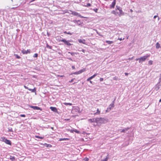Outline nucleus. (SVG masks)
Returning <instances> with one entry per match:
<instances>
[{
  "instance_id": "obj_13",
  "label": "nucleus",
  "mask_w": 161,
  "mask_h": 161,
  "mask_svg": "<svg viewBox=\"0 0 161 161\" xmlns=\"http://www.w3.org/2000/svg\"><path fill=\"white\" fill-rule=\"evenodd\" d=\"M97 74H95L94 75H93L92 76H91L90 77H89L87 79V81H89L91 80L92 79L94 78L97 75Z\"/></svg>"
},
{
  "instance_id": "obj_9",
  "label": "nucleus",
  "mask_w": 161,
  "mask_h": 161,
  "mask_svg": "<svg viewBox=\"0 0 161 161\" xmlns=\"http://www.w3.org/2000/svg\"><path fill=\"white\" fill-rule=\"evenodd\" d=\"M30 107L33 108L34 110H38L41 109V108L40 107L36 106H30Z\"/></svg>"
},
{
  "instance_id": "obj_30",
  "label": "nucleus",
  "mask_w": 161,
  "mask_h": 161,
  "mask_svg": "<svg viewBox=\"0 0 161 161\" xmlns=\"http://www.w3.org/2000/svg\"><path fill=\"white\" fill-rule=\"evenodd\" d=\"M73 131H74V132H75L79 134L80 133V132L76 129H73Z\"/></svg>"
},
{
  "instance_id": "obj_38",
  "label": "nucleus",
  "mask_w": 161,
  "mask_h": 161,
  "mask_svg": "<svg viewBox=\"0 0 161 161\" xmlns=\"http://www.w3.org/2000/svg\"><path fill=\"white\" fill-rule=\"evenodd\" d=\"M91 6V4L90 3H87L86 6V7H89Z\"/></svg>"
},
{
  "instance_id": "obj_46",
  "label": "nucleus",
  "mask_w": 161,
  "mask_h": 161,
  "mask_svg": "<svg viewBox=\"0 0 161 161\" xmlns=\"http://www.w3.org/2000/svg\"><path fill=\"white\" fill-rule=\"evenodd\" d=\"M73 22L75 23H77V20H74L73 21Z\"/></svg>"
},
{
  "instance_id": "obj_29",
  "label": "nucleus",
  "mask_w": 161,
  "mask_h": 161,
  "mask_svg": "<svg viewBox=\"0 0 161 161\" xmlns=\"http://www.w3.org/2000/svg\"><path fill=\"white\" fill-rule=\"evenodd\" d=\"M78 51L80 52L82 51L84 53H85V50L84 49L81 48H80L78 50Z\"/></svg>"
},
{
  "instance_id": "obj_43",
  "label": "nucleus",
  "mask_w": 161,
  "mask_h": 161,
  "mask_svg": "<svg viewBox=\"0 0 161 161\" xmlns=\"http://www.w3.org/2000/svg\"><path fill=\"white\" fill-rule=\"evenodd\" d=\"M113 80H117L118 79V77L116 76H115L113 77Z\"/></svg>"
},
{
  "instance_id": "obj_47",
  "label": "nucleus",
  "mask_w": 161,
  "mask_h": 161,
  "mask_svg": "<svg viewBox=\"0 0 161 161\" xmlns=\"http://www.w3.org/2000/svg\"><path fill=\"white\" fill-rule=\"evenodd\" d=\"M74 79H75V78L72 79L71 80L69 81V82L70 83H71V82H73V81L74 80Z\"/></svg>"
},
{
  "instance_id": "obj_42",
  "label": "nucleus",
  "mask_w": 161,
  "mask_h": 161,
  "mask_svg": "<svg viewBox=\"0 0 161 161\" xmlns=\"http://www.w3.org/2000/svg\"><path fill=\"white\" fill-rule=\"evenodd\" d=\"M88 160H89L88 158L86 157L84 159V161H88Z\"/></svg>"
},
{
  "instance_id": "obj_11",
  "label": "nucleus",
  "mask_w": 161,
  "mask_h": 161,
  "mask_svg": "<svg viewBox=\"0 0 161 161\" xmlns=\"http://www.w3.org/2000/svg\"><path fill=\"white\" fill-rule=\"evenodd\" d=\"M89 121L91 123L96 122L97 123V118L89 119Z\"/></svg>"
},
{
  "instance_id": "obj_58",
  "label": "nucleus",
  "mask_w": 161,
  "mask_h": 161,
  "mask_svg": "<svg viewBox=\"0 0 161 161\" xmlns=\"http://www.w3.org/2000/svg\"><path fill=\"white\" fill-rule=\"evenodd\" d=\"M89 81H90V83H91V84H92V81H91V80H89Z\"/></svg>"
},
{
  "instance_id": "obj_19",
  "label": "nucleus",
  "mask_w": 161,
  "mask_h": 161,
  "mask_svg": "<svg viewBox=\"0 0 161 161\" xmlns=\"http://www.w3.org/2000/svg\"><path fill=\"white\" fill-rule=\"evenodd\" d=\"M44 145L47 147H52V145L50 144H47V143H45Z\"/></svg>"
},
{
  "instance_id": "obj_24",
  "label": "nucleus",
  "mask_w": 161,
  "mask_h": 161,
  "mask_svg": "<svg viewBox=\"0 0 161 161\" xmlns=\"http://www.w3.org/2000/svg\"><path fill=\"white\" fill-rule=\"evenodd\" d=\"M85 71H86L85 69H82L80 70L79 71V72L80 74Z\"/></svg>"
},
{
  "instance_id": "obj_61",
  "label": "nucleus",
  "mask_w": 161,
  "mask_h": 161,
  "mask_svg": "<svg viewBox=\"0 0 161 161\" xmlns=\"http://www.w3.org/2000/svg\"><path fill=\"white\" fill-rule=\"evenodd\" d=\"M119 40H121V41L122 40L121 38H119Z\"/></svg>"
},
{
  "instance_id": "obj_35",
  "label": "nucleus",
  "mask_w": 161,
  "mask_h": 161,
  "mask_svg": "<svg viewBox=\"0 0 161 161\" xmlns=\"http://www.w3.org/2000/svg\"><path fill=\"white\" fill-rule=\"evenodd\" d=\"M72 74L75 75H78L80 74L79 72V71L74 72Z\"/></svg>"
},
{
  "instance_id": "obj_54",
  "label": "nucleus",
  "mask_w": 161,
  "mask_h": 161,
  "mask_svg": "<svg viewBox=\"0 0 161 161\" xmlns=\"http://www.w3.org/2000/svg\"><path fill=\"white\" fill-rule=\"evenodd\" d=\"M125 75H126V76L128 75V73H125Z\"/></svg>"
},
{
  "instance_id": "obj_20",
  "label": "nucleus",
  "mask_w": 161,
  "mask_h": 161,
  "mask_svg": "<svg viewBox=\"0 0 161 161\" xmlns=\"http://www.w3.org/2000/svg\"><path fill=\"white\" fill-rule=\"evenodd\" d=\"M105 42L109 44H110L114 43V42L113 41H106Z\"/></svg>"
},
{
  "instance_id": "obj_45",
  "label": "nucleus",
  "mask_w": 161,
  "mask_h": 161,
  "mask_svg": "<svg viewBox=\"0 0 161 161\" xmlns=\"http://www.w3.org/2000/svg\"><path fill=\"white\" fill-rule=\"evenodd\" d=\"M160 82H161V76H160V77L159 78V82L158 83H159V84H160Z\"/></svg>"
},
{
  "instance_id": "obj_10",
  "label": "nucleus",
  "mask_w": 161,
  "mask_h": 161,
  "mask_svg": "<svg viewBox=\"0 0 161 161\" xmlns=\"http://www.w3.org/2000/svg\"><path fill=\"white\" fill-rule=\"evenodd\" d=\"M161 86L160 84L158 83L155 86V89L156 91H158L160 88V86Z\"/></svg>"
},
{
  "instance_id": "obj_33",
  "label": "nucleus",
  "mask_w": 161,
  "mask_h": 161,
  "mask_svg": "<svg viewBox=\"0 0 161 161\" xmlns=\"http://www.w3.org/2000/svg\"><path fill=\"white\" fill-rule=\"evenodd\" d=\"M153 63V61L152 60H150L148 62V64L150 65L152 64Z\"/></svg>"
},
{
  "instance_id": "obj_28",
  "label": "nucleus",
  "mask_w": 161,
  "mask_h": 161,
  "mask_svg": "<svg viewBox=\"0 0 161 161\" xmlns=\"http://www.w3.org/2000/svg\"><path fill=\"white\" fill-rule=\"evenodd\" d=\"M64 104L65 105H70V106H71L72 105V104L71 103H64Z\"/></svg>"
},
{
  "instance_id": "obj_37",
  "label": "nucleus",
  "mask_w": 161,
  "mask_h": 161,
  "mask_svg": "<svg viewBox=\"0 0 161 161\" xmlns=\"http://www.w3.org/2000/svg\"><path fill=\"white\" fill-rule=\"evenodd\" d=\"M108 159V158L107 157L104 159L102 160L101 161H107Z\"/></svg>"
},
{
  "instance_id": "obj_27",
  "label": "nucleus",
  "mask_w": 161,
  "mask_h": 161,
  "mask_svg": "<svg viewBox=\"0 0 161 161\" xmlns=\"http://www.w3.org/2000/svg\"><path fill=\"white\" fill-rule=\"evenodd\" d=\"M46 47L47 48L50 49H52V46H50L48 44H47L46 45Z\"/></svg>"
},
{
  "instance_id": "obj_34",
  "label": "nucleus",
  "mask_w": 161,
  "mask_h": 161,
  "mask_svg": "<svg viewBox=\"0 0 161 161\" xmlns=\"http://www.w3.org/2000/svg\"><path fill=\"white\" fill-rule=\"evenodd\" d=\"M68 53L70 54L72 56H74L76 53H75L70 52H68Z\"/></svg>"
},
{
  "instance_id": "obj_32",
  "label": "nucleus",
  "mask_w": 161,
  "mask_h": 161,
  "mask_svg": "<svg viewBox=\"0 0 161 161\" xmlns=\"http://www.w3.org/2000/svg\"><path fill=\"white\" fill-rule=\"evenodd\" d=\"M8 132H13V131L12 130V128H8Z\"/></svg>"
},
{
  "instance_id": "obj_41",
  "label": "nucleus",
  "mask_w": 161,
  "mask_h": 161,
  "mask_svg": "<svg viewBox=\"0 0 161 161\" xmlns=\"http://www.w3.org/2000/svg\"><path fill=\"white\" fill-rule=\"evenodd\" d=\"M111 13L113 14H114L115 15H116V13L114 10H113L112 11Z\"/></svg>"
},
{
  "instance_id": "obj_25",
  "label": "nucleus",
  "mask_w": 161,
  "mask_h": 161,
  "mask_svg": "<svg viewBox=\"0 0 161 161\" xmlns=\"http://www.w3.org/2000/svg\"><path fill=\"white\" fill-rule=\"evenodd\" d=\"M64 34H69V35H72V34H73V33H71L69 31V32H67V31H65L64 32Z\"/></svg>"
},
{
  "instance_id": "obj_51",
  "label": "nucleus",
  "mask_w": 161,
  "mask_h": 161,
  "mask_svg": "<svg viewBox=\"0 0 161 161\" xmlns=\"http://www.w3.org/2000/svg\"><path fill=\"white\" fill-rule=\"evenodd\" d=\"M24 87L25 88V89H27L28 90V89H29L30 88H29L28 87H27L26 86H24Z\"/></svg>"
},
{
  "instance_id": "obj_18",
  "label": "nucleus",
  "mask_w": 161,
  "mask_h": 161,
  "mask_svg": "<svg viewBox=\"0 0 161 161\" xmlns=\"http://www.w3.org/2000/svg\"><path fill=\"white\" fill-rule=\"evenodd\" d=\"M161 47L160 46V45L159 44L158 42H157L156 44V47L157 49H158L160 47Z\"/></svg>"
},
{
  "instance_id": "obj_63",
  "label": "nucleus",
  "mask_w": 161,
  "mask_h": 161,
  "mask_svg": "<svg viewBox=\"0 0 161 161\" xmlns=\"http://www.w3.org/2000/svg\"><path fill=\"white\" fill-rule=\"evenodd\" d=\"M47 35L48 36H49V34L48 32H47Z\"/></svg>"
},
{
  "instance_id": "obj_31",
  "label": "nucleus",
  "mask_w": 161,
  "mask_h": 161,
  "mask_svg": "<svg viewBox=\"0 0 161 161\" xmlns=\"http://www.w3.org/2000/svg\"><path fill=\"white\" fill-rule=\"evenodd\" d=\"M35 137L36 138H40V139H43L44 138V137H43L40 136H36Z\"/></svg>"
},
{
  "instance_id": "obj_53",
  "label": "nucleus",
  "mask_w": 161,
  "mask_h": 161,
  "mask_svg": "<svg viewBox=\"0 0 161 161\" xmlns=\"http://www.w3.org/2000/svg\"><path fill=\"white\" fill-rule=\"evenodd\" d=\"M157 17H158V15H155L154 16L153 18L156 19Z\"/></svg>"
},
{
  "instance_id": "obj_12",
  "label": "nucleus",
  "mask_w": 161,
  "mask_h": 161,
  "mask_svg": "<svg viewBox=\"0 0 161 161\" xmlns=\"http://www.w3.org/2000/svg\"><path fill=\"white\" fill-rule=\"evenodd\" d=\"M129 129V128L127 127L126 128H125L123 129L120 130V132H121L125 133V131H127Z\"/></svg>"
},
{
  "instance_id": "obj_17",
  "label": "nucleus",
  "mask_w": 161,
  "mask_h": 161,
  "mask_svg": "<svg viewBox=\"0 0 161 161\" xmlns=\"http://www.w3.org/2000/svg\"><path fill=\"white\" fill-rule=\"evenodd\" d=\"M28 90L29 91H31L32 92H35V94H36V88L35 87H34L33 89H28Z\"/></svg>"
},
{
  "instance_id": "obj_40",
  "label": "nucleus",
  "mask_w": 161,
  "mask_h": 161,
  "mask_svg": "<svg viewBox=\"0 0 161 161\" xmlns=\"http://www.w3.org/2000/svg\"><path fill=\"white\" fill-rule=\"evenodd\" d=\"M15 56L16 58L18 59H19L20 58V57L19 56L18 54H16Z\"/></svg>"
},
{
  "instance_id": "obj_56",
  "label": "nucleus",
  "mask_w": 161,
  "mask_h": 161,
  "mask_svg": "<svg viewBox=\"0 0 161 161\" xmlns=\"http://www.w3.org/2000/svg\"><path fill=\"white\" fill-rule=\"evenodd\" d=\"M70 131L71 132H74V131H73V130H71Z\"/></svg>"
},
{
  "instance_id": "obj_1",
  "label": "nucleus",
  "mask_w": 161,
  "mask_h": 161,
  "mask_svg": "<svg viewBox=\"0 0 161 161\" xmlns=\"http://www.w3.org/2000/svg\"><path fill=\"white\" fill-rule=\"evenodd\" d=\"M108 119L105 118H97V124H105L108 122Z\"/></svg>"
},
{
  "instance_id": "obj_3",
  "label": "nucleus",
  "mask_w": 161,
  "mask_h": 161,
  "mask_svg": "<svg viewBox=\"0 0 161 161\" xmlns=\"http://www.w3.org/2000/svg\"><path fill=\"white\" fill-rule=\"evenodd\" d=\"M59 41L63 42L67 46H69L72 45V44H71L69 43L70 42H72V41L71 40L67 41L64 39H62L60 40Z\"/></svg>"
},
{
  "instance_id": "obj_16",
  "label": "nucleus",
  "mask_w": 161,
  "mask_h": 161,
  "mask_svg": "<svg viewBox=\"0 0 161 161\" xmlns=\"http://www.w3.org/2000/svg\"><path fill=\"white\" fill-rule=\"evenodd\" d=\"M70 11L71 12H72V13H71L72 14L74 15L75 16H78L79 15V14L76 12L73 11L71 10H70Z\"/></svg>"
},
{
  "instance_id": "obj_4",
  "label": "nucleus",
  "mask_w": 161,
  "mask_h": 161,
  "mask_svg": "<svg viewBox=\"0 0 161 161\" xmlns=\"http://www.w3.org/2000/svg\"><path fill=\"white\" fill-rule=\"evenodd\" d=\"M150 56V55H147L146 56H144L143 57H141L139 58V63H142L143 61H144L146 59Z\"/></svg>"
},
{
  "instance_id": "obj_48",
  "label": "nucleus",
  "mask_w": 161,
  "mask_h": 161,
  "mask_svg": "<svg viewBox=\"0 0 161 161\" xmlns=\"http://www.w3.org/2000/svg\"><path fill=\"white\" fill-rule=\"evenodd\" d=\"M78 16H79V17L81 18H84V17H83V16H82L80 14H79V15Z\"/></svg>"
},
{
  "instance_id": "obj_49",
  "label": "nucleus",
  "mask_w": 161,
  "mask_h": 161,
  "mask_svg": "<svg viewBox=\"0 0 161 161\" xmlns=\"http://www.w3.org/2000/svg\"><path fill=\"white\" fill-rule=\"evenodd\" d=\"M98 10V9L97 8H95V9H94V10L96 12H97V11Z\"/></svg>"
},
{
  "instance_id": "obj_8",
  "label": "nucleus",
  "mask_w": 161,
  "mask_h": 161,
  "mask_svg": "<svg viewBox=\"0 0 161 161\" xmlns=\"http://www.w3.org/2000/svg\"><path fill=\"white\" fill-rule=\"evenodd\" d=\"M116 0H114L111 4L110 6V8H114V7L116 4Z\"/></svg>"
},
{
  "instance_id": "obj_14",
  "label": "nucleus",
  "mask_w": 161,
  "mask_h": 161,
  "mask_svg": "<svg viewBox=\"0 0 161 161\" xmlns=\"http://www.w3.org/2000/svg\"><path fill=\"white\" fill-rule=\"evenodd\" d=\"M78 42L80 43H83V44H86L85 40L84 39H79L78 40Z\"/></svg>"
},
{
  "instance_id": "obj_36",
  "label": "nucleus",
  "mask_w": 161,
  "mask_h": 161,
  "mask_svg": "<svg viewBox=\"0 0 161 161\" xmlns=\"http://www.w3.org/2000/svg\"><path fill=\"white\" fill-rule=\"evenodd\" d=\"M38 54L37 53H35L33 56V57L34 58H37L38 57Z\"/></svg>"
},
{
  "instance_id": "obj_50",
  "label": "nucleus",
  "mask_w": 161,
  "mask_h": 161,
  "mask_svg": "<svg viewBox=\"0 0 161 161\" xmlns=\"http://www.w3.org/2000/svg\"><path fill=\"white\" fill-rule=\"evenodd\" d=\"M103 78H101L100 79V81H103Z\"/></svg>"
},
{
  "instance_id": "obj_57",
  "label": "nucleus",
  "mask_w": 161,
  "mask_h": 161,
  "mask_svg": "<svg viewBox=\"0 0 161 161\" xmlns=\"http://www.w3.org/2000/svg\"><path fill=\"white\" fill-rule=\"evenodd\" d=\"M130 11L131 12H133V10L132 9H130Z\"/></svg>"
},
{
  "instance_id": "obj_22",
  "label": "nucleus",
  "mask_w": 161,
  "mask_h": 161,
  "mask_svg": "<svg viewBox=\"0 0 161 161\" xmlns=\"http://www.w3.org/2000/svg\"><path fill=\"white\" fill-rule=\"evenodd\" d=\"M9 159L12 160H14L15 159V158L14 157L10 155V156Z\"/></svg>"
},
{
  "instance_id": "obj_2",
  "label": "nucleus",
  "mask_w": 161,
  "mask_h": 161,
  "mask_svg": "<svg viewBox=\"0 0 161 161\" xmlns=\"http://www.w3.org/2000/svg\"><path fill=\"white\" fill-rule=\"evenodd\" d=\"M0 140L3 142H5L6 144L11 145L12 143L11 141L9 140L6 138L5 137H3L1 138Z\"/></svg>"
},
{
  "instance_id": "obj_52",
  "label": "nucleus",
  "mask_w": 161,
  "mask_h": 161,
  "mask_svg": "<svg viewBox=\"0 0 161 161\" xmlns=\"http://www.w3.org/2000/svg\"><path fill=\"white\" fill-rule=\"evenodd\" d=\"M72 69H75V66H73V65H72Z\"/></svg>"
},
{
  "instance_id": "obj_26",
  "label": "nucleus",
  "mask_w": 161,
  "mask_h": 161,
  "mask_svg": "<svg viewBox=\"0 0 161 161\" xmlns=\"http://www.w3.org/2000/svg\"><path fill=\"white\" fill-rule=\"evenodd\" d=\"M68 138H60L59 140V141H66L69 140Z\"/></svg>"
},
{
  "instance_id": "obj_6",
  "label": "nucleus",
  "mask_w": 161,
  "mask_h": 161,
  "mask_svg": "<svg viewBox=\"0 0 161 161\" xmlns=\"http://www.w3.org/2000/svg\"><path fill=\"white\" fill-rule=\"evenodd\" d=\"M114 102L113 101L112 103L107 108L106 110V112H109L112 108H114Z\"/></svg>"
},
{
  "instance_id": "obj_62",
  "label": "nucleus",
  "mask_w": 161,
  "mask_h": 161,
  "mask_svg": "<svg viewBox=\"0 0 161 161\" xmlns=\"http://www.w3.org/2000/svg\"><path fill=\"white\" fill-rule=\"evenodd\" d=\"M161 102V99H160L159 100V102Z\"/></svg>"
},
{
  "instance_id": "obj_60",
  "label": "nucleus",
  "mask_w": 161,
  "mask_h": 161,
  "mask_svg": "<svg viewBox=\"0 0 161 161\" xmlns=\"http://www.w3.org/2000/svg\"><path fill=\"white\" fill-rule=\"evenodd\" d=\"M65 120H69V119H65Z\"/></svg>"
},
{
  "instance_id": "obj_55",
  "label": "nucleus",
  "mask_w": 161,
  "mask_h": 161,
  "mask_svg": "<svg viewBox=\"0 0 161 161\" xmlns=\"http://www.w3.org/2000/svg\"><path fill=\"white\" fill-rule=\"evenodd\" d=\"M133 58V57H132L131 58H129V60H132Z\"/></svg>"
},
{
  "instance_id": "obj_15",
  "label": "nucleus",
  "mask_w": 161,
  "mask_h": 161,
  "mask_svg": "<svg viewBox=\"0 0 161 161\" xmlns=\"http://www.w3.org/2000/svg\"><path fill=\"white\" fill-rule=\"evenodd\" d=\"M50 109L51 110L54 112H56L57 111V108L55 107H50Z\"/></svg>"
},
{
  "instance_id": "obj_7",
  "label": "nucleus",
  "mask_w": 161,
  "mask_h": 161,
  "mask_svg": "<svg viewBox=\"0 0 161 161\" xmlns=\"http://www.w3.org/2000/svg\"><path fill=\"white\" fill-rule=\"evenodd\" d=\"M21 52L23 54H27V53H30L31 50L30 49H28L26 51L23 49L21 51Z\"/></svg>"
},
{
  "instance_id": "obj_44",
  "label": "nucleus",
  "mask_w": 161,
  "mask_h": 161,
  "mask_svg": "<svg viewBox=\"0 0 161 161\" xmlns=\"http://www.w3.org/2000/svg\"><path fill=\"white\" fill-rule=\"evenodd\" d=\"M20 116L21 117H25V114H20Z\"/></svg>"
},
{
  "instance_id": "obj_59",
  "label": "nucleus",
  "mask_w": 161,
  "mask_h": 161,
  "mask_svg": "<svg viewBox=\"0 0 161 161\" xmlns=\"http://www.w3.org/2000/svg\"><path fill=\"white\" fill-rule=\"evenodd\" d=\"M139 58H136V60H139Z\"/></svg>"
},
{
  "instance_id": "obj_21",
  "label": "nucleus",
  "mask_w": 161,
  "mask_h": 161,
  "mask_svg": "<svg viewBox=\"0 0 161 161\" xmlns=\"http://www.w3.org/2000/svg\"><path fill=\"white\" fill-rule=\"evenodd\" d=\"M77 24L78 25H81L83 24L82 22H81L80 20H77Z\"/></svg>"
},
{
  "instance_id": "obj_64",
  "label": "nucleus",
  "mask_w": 161,
  "mask_h": 161,
  "mask_svg": "<svg viewBox=\"0 0 161 161\" xmlns=\"http://www.w3.org/2000/svg\"><path fill=\"white\" fill-rule=\"evenodd\" d=\"M159 20V18L158 17V20Z\"/></svg>"
},
{
  "instance_id": "obj_23",
  "label": "nucleus",
  "mask_w": 161,
  "mask_h": 161,
  "mask_svg": "<svg viewBox=\"0 0 161 161\" xmlns=\"http://www.w3.org/2000/svg\"><path fill=\"white\" fill-rule=\"evenodd\" d=\"M85 71H86L85 69H82L80 70L79 71V72L80 74Z\"/></svg>"
},
{
  "instance_id": "obj_39",
  "label": "nucleus",
  "mask_w": 161,
  "mask_h": 161,
  "mask_svg": "<svg viewBox=\"0 0 161 161\" xmlns=\"http://www.w3.org/2000/svg\"><path fill=\"white\" fill-rule=\"evenodd\" d=\"M100 114V111H99V110L98 109H97V112L95 114Z\"/></svg>"
},
{
  "instance_id": "obj_5",
  "label": "nucleus",
  "mask_w": 161,
  "mask_h": 161,
  "mask_svg": "<svg viewBox=\"0 0 161 161\" xmlns=\"http://www.w3.org/2000/svg\"><path fill=\"white\" fill-rule=\"evenodd\" d=\"M115 9L116 10H118L119 11V16L123 15H124V13L123 12L121 8L119 6H116Z\"/></svg>"
}]
</instances>
